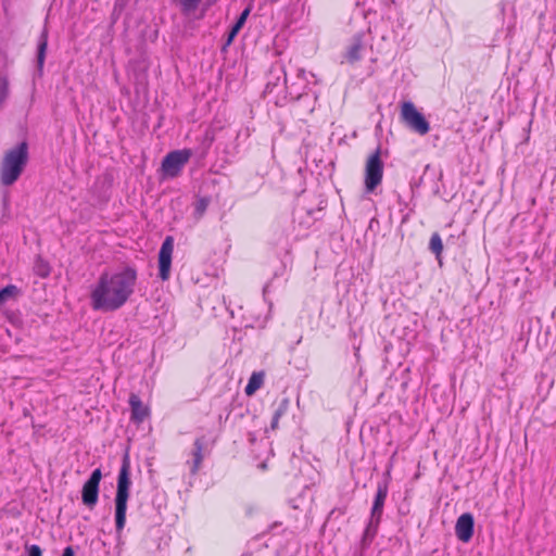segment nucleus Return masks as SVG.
<instances>
[{"mask_svg": "<svg viewBox=\"0 0 556 556\" xmlns=\"http://www.w3.org/2000/svg\"><path fill=\"white\" fill-rule=\"evenodd\" d=\"M135 280H98L90 290L92 309L109 313L121 308L132 294Z\"/></svg>", "mask_w": 556, "mask_h": 556, "instance_id": "f257e3e1", "label": "nucleus"}, {"mask_svg": "<svg viewBox=\"0 0 556 556\" xmlns=\"http://www.w3.org/2000/svg\"><path fill=\"white\" fill-rule=\"evenodd\" d=\"M28 162V144L23 141L8 150L0 167V181L3 186H12L23 173Z\"/></svg>", "mask_w": 556, "mask_h": 556, "instance_id": "f03ea898", "label": "nucleus"}, {"mask_svg": "<svg viewBox=\"0 0 556 556\" xmlns=\"http://www.w3.org/2000/svg\"><path fill=\"white\" fill-rule=\"evenodd\" d=\"M130 465L128 455H125L117 478V490L115 495V527L121 532L126 523L127 502L130 490Z\"/></svg>", "mask_w": 556, "mask_h": 556, "instance_id": "7ed1b4c3", "label": "nucleus"}, {"mask_svg": "<svg viewBox=\"0 0 556 556\" xmlns=\"http://www.w3.org/2000/svg\"><path fill=\"white\" fill-rule=\"evenodd\" d=\"M389 486L388 482H380L377 486V492L374 498L371 511H370V519L369 522L365 529L364 532V541L366 540H372V538L376 535L379 523L381 521L382 513H383V506L384 502L388 495Z\"/></svg>", "mask_w": 556, "mask_h": 556, "instance_id": "20e7f679", "label": "nucleus"}, {"mask_svg": "<svg viewBox=\"0 0 556 556\" xmlns=\"http://www.w3.org/2000/svg\"><path fill=\"white\" fill-rule=\"evenodd\" d=\"M191 156L192 151L189 149L175 150L166 154L161 165L163 178L177 177Z\"/></svg>", "mask_w": 556, "mask_h": 556, "instance_id": "39448f33", "label": "nucleus"}, {"mask_svg": "<svg viewBox=\"0 0 556 556\" xmlns=\"http://www.w3.org/2000/svg\"><path fill=\"white\" fill-rule=\"evenodd\" d=\"M401 119L413 131L420 136L429 132L430 125L425 116L416 109L410 101L403 102L401 105Z\"/></svg>", "mask_w": 556, "mask_h": 556, "instance_id": "423d86ee", "label": "nucleus"}, {"mask_svg": "<svg viewBox=\"0 0 556 556\" xmlns=\"http://www.w3.org/2000/svg\"><path fill=\"white\" fill-rule=\"evenodd\" d=\"M383 162L378 148L366 161L365 166V189L366 192H372L382 181Z\"/></svg>", "mask_w": 556, "mask_h": 556, "instance_id": "0eeeda50", "label": "nucleus"}, {"mask_svg": "<svg viewBox=\"0 0 556 556\" xmlns=\"http://www.w3.org/2000/svg\"><path fill=\"white\" fill-rule=\"evenodd\" d=\"M369 34L362 31L352 37L346 47L344 59L346 62L353 64L363 59L369 47Z\"/></svg>", "mask_w": 556, "mask_h": 556, "instance_id": "6e6552de", "label": "nucleus"}, {"mask_svg": "<svg viewBox=\"0 0 556 556\" xmlns=\"http://www.w3.org/2000/svg\"><path fill=\"white\" fill-rule=\"evenodd\" d=\"M101 478H102L101 469L97 468L92 471L89 479L83 485L81 501L89 508H93L96 506V504L98 503L99 484H100Z\"/></svg>", "mask_w": 556, "mask_h": 556, "instance_id": "1a4fd4ad", "label": "nucleus"}, {"mask_svg": "<svg viewBox=\"0 0 556 556\" xmlns=\"http://www.w3.org/2000/svg\"><path fill=\"white\" fill-rule=\"evenodd\" d=\"M309 84H316L315 75L304 70H299L296 75V81L289 86H286L289 96L292 99H300L307 92Z\"/></svg>", "mask_w": 556, "mask_h": 556, "instance_id": "9d476101", "label": "nucleus"}, {"mask_svg": "<svg viewBox=\"0 0 556 556\" xmlns=\"http://www.w3.org/2000/svg\"><path fill=\"white\" fill-rule=\"evenodd\" d=\"M173 250L174 240L172 237H166L159 252L160 278H168L169 276Z\"/></svg>", "mask_w": 556, "mask_h": 556, "instance_id": "9b49d317", "label": "nucleus"}, {"mask_svg": "<svg viewBox=\"0 0 556 556\" xmlns=\"http://www.w3.org/2000/svg\"><path fill=\"white\" fill-rule=\"evenodd\" d=\"M475 521L470 513H465L457 518L455 525V534L464 543L471 540L473 535Z\"/></svg>", "mask_w": 556, "mask_h": 556, "instance_id": "f8f14e48", "label": "nucleus"}, {"mask_svg": "<svg viewBox=\"0 0 556 556\" xmlns=\"http://www.w3.org/2000/svg\"><path fill=\"white\" fill-rule=\"evenodd\" d=\"M193 446H194V448L191 453L192 459L188 460L187 465L190 466L191 475H197V472L199 471V469L201 467L203 458H204V450L206 447L205 437L202 435V437L197 438Z\"/></svg>", "mask_w": 556, "mask_h": 556, "instance_id": "ddd939ff", "label": "nucleus"}, {"mask_svg": "<svg viewBox=\"0 0 556 556\" xmlns=\"http://www.w3.org/2000/svg\"><path fill=\"white\" fill-rule=\"evenodd\" d=\"M281 80H283L285 85L287 84L286 71L282 64L275 63L269 70L265 92H273L274 88L277 87Z\"/></svg>", "mask_w": 556, "mask_h": 556, "instance_id": "4468645a", "label": "nucleus"}, {"mask_svg": "<svg viewBox=\"0 0 556 556\" xmlns=\"http://www.w3.org/2000/svg\"><path fill=\"white\" fill-rule=\"evenodd\" d=\"M129 405L131 407V419L135 422H142L149 414L148 408L142 404L140 397L131 394L129 397Z\"/></svg>", "mask_w": 556, "mask_h": 556, "instance_id": "2eb2a0df", "label": "nucleus"}, {"mask_svg": "<svg viewBox=\"0 0 556 556\" xmlns=\"http://www.w3.org/2000/svg\"><path fill=\"white\" fill-rule=\"evenodd\" d=\"M47 47H48V30H47V28H43L40 34V37L38 40V48H37V67H38L39 74L42 73Z\"/></svg>", "mask_w": 556, "mask_h": 556, "instance_id": "dca6fc26", "label": "nucleus"}, {"mask_svg": "<svg viewBox=\"0 0 556 556\" xmlns=\"http://www.w3.org/2000/svg\"><path fill=\"white\" fill-rule=\"evenodd\" d=\"M264 383V372L262 371H254L250 379L248 384L245 386L244 392L247 395L254 394Z\"/></svg>", "mask_w": 556, "mask_h": 556, "instance_id": "f3484780", "label": "nucleus"}, {"mask_svg": "<svg viewBox=\"0 0 556 556\" xmlns=\"http://www.w3.org/2000/svg\"><path fill=\"white\" fill-rule=\"evenodd\" d=\"M20 295V290L14 285H9L0 290V306L15 301Z\"/></svg>", "mask_w": 556, "mask_h": 556, "instance_id": "a211bd4d", "label": "nucleus"}, {"mask_svg": "<svg viewBox=\"0 0 556 556\" xmlns=\"http://www.w3.org/2000/svg\"><path fill=\"white\" fill-rule=\"evenodd\" d=\"M201 1L202 0H177V3L180 7L182 13L190 14L198 9Z\"/></svg>", "mask_w": 556, "mask_h": 556, "instance_id": "6ab92c4d", "label": "nucleus"}, {"mask_svg": "<svg viewBox=\"0 0 556 556\" xmlns=\"http://www.w3.org/2000/svg\"><path fill=\"white\" fill-rule=\"evenodd\" d=\"M9 97V79L3 73H0V108Z\"/></svg>", "mask_w": 556, "mask_h": 556, "instance_id": "aec40b11", "label": "nucleus"}, {"mask_svg": "<svg viewBox=\"0 0 556 556\" xmlns=\"http://www.w3.org/2000/svg\"><path fill=\"white\" fill-rule=\"evenodd\" d=\"M429 249L432 253H434L437 256H439L442 253L443 250V243L442 239L439 233H433L430 238L429 242Z\"/></svg>", "mask_w": 556, "mask_h": 556, "instance_id": "412c9836", "label": "nucleus"}, {"mask_svg": "<svg viewBox=\"0 0 556 556\" xmlns=\"http://www.w3.org/2000/svg\"><path fill=\"white\" fill-rule=\"evenodd\" d=\"M35 273L40 278H46L50 274L49 265L41 258H38L35 263Z\"/></svg>", "mask_w": 556, "mask_h": 556, "instance_id": "4be33fe9", "label": "nucleus"}, {"mask_svg": "<svg viewBox=\"0 0 556 556\" xmlns=\"http://www.w3.org/2000/svg\"><path fill=\"white\" fill-rule=\"evenodd\" d=\"M208 200L205 198H201L194 203V214L197 219H200L203 216L208 206Z\"/></svg>", "mask_w": 556, "mask_h": 556, "instance_id": "5701e85b", "label": "nucleus"}, {"mask_svg": "<svg viewBox=\"0 0 556 556\" xmlns=\"http://www.w3.org/2000/svg\"><path fill=\"white\" fill-rule=\"evenodd\" d=\"M288 408H289V400L282 399L280 401V403L278 404V406L274 413V416L281 418V416H283L287 413Z\"/></svg>", "mask_w": 556, "mask_h": 556, "instance_id": "b1692460", "label": "nucleus"}, {"mask_svg": "<svg viewBox=\"0 0 556 556\" xmlns=\"http://www.w3.org/2000/svg\"><path fill=\"white\" fill-rule=\"evenodd\" d=\"M249 14H250V9H249V8H247L245 10H243V11H242V13H241V14H240V16L238 17V20H237V22L235 23V25H233V26H235L237 29H239V30H240V29L243 27V25H244V23H245V21H247L248 16H249Z\"/></svg>", "mask_w": 556, "mask_h": 556, "instance_id": "393cba45", "label": "nucleus"}, {"mask_svg": "<svg viewBox=\"0 0 556 556\" xmlns=\"http://www.w3.org/2000/svg\"><path fill=\"white\" fill-rule=\"evenodd\" d=\"M27 556H42V551L40 546L33 544L29 546H26Z\"/></svg>", "mask_w": 556, "mask_h": 556, "instance_id": "a878e982", "label": "nucleus"}, {"mask_svg": "<svg viewBox=\"0 0 556 556\" xmlns=\"http://www.w3.org/2000/svg\"><path fill=\"white\" fill-rule=\"evenodd\" d=\"M238 33H239V29H237L235 26H232L231 30H230V33L228 35L227 42L230 43L233 40V38L237 36Z\"/></svg>", "mask_w": 556, "mask_h": 556, "instance_id": "bb28decb", "label": "nucleus"}, {"mask_svg": "<svg viewBox=\"0 0 556 556\" xmlns=\"http://www.w3.org/2000/svg\"><path fill=\"white\" fill-rule=\"evenodd\" d=\"M62 556H75L74 549L72 546H67L64 548Z\"/></svg>", "mask_w": 556, "mask_h": 556, "instance_id": "cd10ccee", "label": "nucleus"}, {"mask_svg": "<svg viewBox=\"0 0 556 556\" xmlns=\"http://www.w3.org/2000/svg\"><path fill=\"white\" fill-rule=\"evenodd\" d=\"M279 419H280L279 417H276V416L273 415V419H271V424H270V428L273 430L278 428Z\"/></svg>", "mask_w": 556, "mask_h": 556, "instance_id": "c85d7f7f", "label": "nucleus"}, {"mask_svg": "<svg viewBox=\"0 0 556 556\" xmlns=\"http://www.w3.org/2000/svg\"><path fill=\"white\" fill-rule=\"evenodd\" d=\"M129 278H135V273H131Z\"/></svg>", "mask_w": 556, "mask_h": 556, "instance_id": "c756f323", "label": "nucleus"}]
</instances>
